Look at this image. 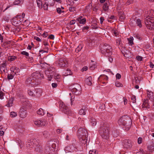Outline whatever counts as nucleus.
Masks as SVG:
<instances>
[{
    "mask_svg": "<svg viewBox=\"0 0 154 154\" xmlns=\"http://www.w3.org/2000/svg\"><path fill=\"white\" fill-rule=\"evenodd\" d=\"M35 81H34L32 79V78L30 77H28L26 79L25 82L26 84L29 86H33L37 85H33V82Z\"/></svg>",
    "mask_w": 154,
    "mask_h": 154,
    "instance_id": "nucleus-15",
    "label": "nucleus"
},
{
    "mask_svg": "<svg viewBox=\"0 0 154 154\" xmlns=\"http://www.w3.org/2000/svg\"><path fill=\"white\" fill-rule=\"evenodd\" d=\"M123 146L126 149H130L132 147L131 141L128 140H125L123 141Z\"/></svg>",
    "mask_w": 154,
    "mask_h": 154,
    "instance_id": "nucleus-11",
    "label": "nucleus"
},
{
    "mask_svg": "<svg viewBox=\"0 0 154 154\" xmlns=\"http://www.w3.org/2000/svg\"><path fill=\"white\" fill-rule=\"evenodd\" d=\"M102 78L103 79H105L106 80H107L108 78V76L105 75H103L102 76H100V78Z\"/></svg>",
    "mask_w": 154,
    "mask_h": 154,
    "instance_id": "nucleus-50",
    "label": "nucleus"
},
{
    "mask_svg": "<svg viewBox=\"0 0 154 154\" xmlns=\"http://www.w3.org/2000/svg\"><path fill=\"white\" fill-rule=\"evenodd\" d=\"M45 3L43 5V8L45 10H47L48 9V5L51 6L53 5V3L50 2L49 1H46Z\"/></svg>",
    "mask_w": 154,
    "mask_h": 154,
    "instance_id": "nucleus-18",
    "label": "nucleus"
},
{
    "mask_svg": "<svg viewBox=\"0 0 154 154\" xmlns=\"http://www.w3.org/2000/svg\"><path fill=\"white\" fill-rule=\"evenodd\" d=\"M149 100L147 99L144 100L142 105V108H149L150 103Z\"/></svg>",
    "mask_w": 154,
    "mask_h": 154,
    "instance_id": "nucleus-16",
    "label": "nucleus"
},
{
    "mask_svg": "<svg viewBox=\"0 0 154 154\" xmlns=\"http://www.w3.org/2000/svg\"><path fill=\"white\" fill-rule=\"evenodd\" d=\"M14 77V75L12 74H8V78L9 79H12Z\"/></svg>",
    "mask_w": 154,
    "mask_h": 154,
    "instance_id": "nucleus-48",
    "label": "nucleus"
},
{
    "mask_svg": "<svg viewBox=\"0 0 154 154\" xmlns=\"http://www.w3.org/2000/svg\"><path fill=\"white\" fill-rule=\"evenodd\" d=\"M16 59V57L15 56H10L8 57V60L10 61H12L15 60Z\"/></svg>",
    "mask_w": 154,
    "mask_h": 154,
    "instance_id": "nucleus-30",
    "label": "nucleus"
},
{
    "mask_svg": "<svg viewBox=\"0 0 154 154\" xmlns=\"http://www.w3.org/2000/svg\"><path fill=\"white\" fill-rule=\"evenodd\" d=\"M105 107V105L104 104H102L99 107V109H101L103 110L104 109Z\"/></svg>",
    "mask_w": 154,
    "mask_h": 154,
    "instance_id": "nucleus-61",
    "label": "nucleus"
},
{
    "mask_svg": "<svg viewBox=\"0 0 154 154\" xmlns=\"http://www.w3.org/2000/svg\"><path fill=\"white\" fill-rule=\"evenodd\" d=\"M45 49H47V51H44V50H41L39 51L40 52H47V53L48 52V47H46V46H45Z\"/></svg>",
    "mask_w": 154,
    "mask_h": 154,
    "instance_id": "nucleus-54",
    "label": "nucleus"
},
{
    "mask_svg": "<svg viewBox=\"0 0 154 154\" xmlns=\"http://www.w3.org/2000/svg\"><path fill=\"white\" fill-rule=\"evenodd\" d=\"M99 133L102 137L105 139L109 138V128L106 123H104L101 125L99 129Z\"/></svg>",
    "mask_w": 154,
    "mask_h": 154,
    "instance_id": "nucleus-3",
    "label": "nucleus"
},
{
    "mask_svg": "<svg viewBox=\"0 0 154 154\" xmlns=\"http://www.w3.org/2000/svg\"><path fill=\"white\" fill-rule=\"evenodd\" d=\"M131 25L134 26L137 25V26L140 28L142 27V23L141 20L140 19H137L135 20H131Z\"/></svg>",
    "mask_w": 154,
    "mask_h": 154,
    "instance_id": "nucleus-10",
    "label": "nucleus"
},
{
    "mask_svg": "<svg viewBox=\"0 0 154 154\" xmlns=\"http://www.w3.org/2000/svg\"><path fill=\"white\" fill-rule=\"evenodd\" d=\"M90 123L92 126H95L97 124V122L95 119L94 118H91L90 120Z\"/></svg>",
    "mask_w": 154,
    "mask_h": 154,
    "instance_id": "nucleus-24",
    "label": "nucleus"
},
{
    "mask_svg": "<svg viewBox=\"0 0 154 154\" xmlns=\"http://www.w3.org/2000/svg\"><path fill=\"white\" fill-rule=\"evenodd\" d=\"M32 78L34 82L33 85H38L41 82V80L43 78L44 75L42 73L40 72H34L32 74Z\"/></svg>",
    "mask_w": 154,
    "mask_h": 154,
    "instance_id": "nucleus-5",
    "label": "nucleus"
},
{
    "mask_svg": "<svg viewBox=\"0 0 154 154\" xmlns=\"http://www.w3.org/2000/svg\"><path fill=\"white\" fill-rule=\"evenodd\" d=\"M121 39L120 38H117L116 40V45H119L121 44Z\"/></svg>",
    "mask_w": 154,
    "mask_h": 154,
    "instance_id": "nucleus-44",
    "label": "nucleus"
},
{
    "mask_svg": "<svg viewBox=\"0 0 154 154\" xmlns=\"http://www.w3.org/2000/svg\"><path fill=\"white\" fill-rule=\"evenodd\" d=\"M77 135L80 141H83L82 142L85 143L87 141L88 135L86 130L82 128H79L78 130Z\"/></svg>",
    "mask_w": 154,
    "mask_h": 154,
    "instance_id": "nucleus-4",
    "label": "nucleus"
},
{
    "mask_svg": "<svg viewBox=\"0 0 154 154\" xmlns=\"http://www.w3.org/2000/svg\"><path fill=\"white\" fill-rule=\"evenodd\" d=\"M135 79V82H136V85H138L140 84V80L138 79V78H137V79L136 78Z\"/></svg>",
    "mask_w": 154,
    "mask_h": 154,
    "instance_id": "nucleus-58",
    "label": "nucleus"
},
{
    "mask_svg": "<svg viewBox=\"0 0 154 154\" xmlns=\"http://www.w3.org/2000/svg\"><path fill=\"white\" fill-rule=\"evenodd\" d=\"M112 135L114 137H117L119 135V133L118 132L114 131L112 132Z\"/></svg>",
    "mask_w": 154,
    "mask_h": 154,
    "instance_id": "nucleus-45",
    "label": "nucleus"
},
{
    "mask_svg": "<svg viewBox=\"0 0 154 154\" xmlns=\"http://www.w3.org/2000/svg\"><path fill=\"white\" fill-rule=\"evenodd\" d=\"M119 14L120 16V19L121 20L124 19L125 18V15L122 11H118Z\"/></svg>",
    "mask_w": 154,
    "mask_h": 154,
    "instance_id": "nucleus-22",
    "label": "nucleus"
},
{
    "mask_svg": "<svg viewBox=\"0 0 154 154\" xmlns=\"http://www.w3.org/2000/svg\"><path fill=\"white\" fill-rule=\"evenodd\" d=\"M58 64L60 66L63 67L66 65L67 64V62L66 59L63 58H62L60 59Z\"/></svg>",
    "mask_w": 154,
    "mask_h": 154,
    "instance_id": "nucleus-14",
    "label": "nucleus"
},
{
    "mask_svg": "<svg viewBox=\"0 0 154 154\" xmlns=\"http://www.w3.org/2000/svg\"><path fill=\"white\" fill-rule=\"evenodd\" d=\"M21 54L23 55H26V56H28L29 55V54L28 53L25 51H23L21 52Z\"/></svg>",
    "mask_w": 154,
    "mask_h": 154,
    "instance_id": "nucleus-49",
    "label": "nucleus"
},
{
    "mask_svg": "<svg viewBox=\"0 0 154 154\" xmlns=\"http://www.w3.org/2000/svg\"><path fill=\"white\" fill-rule=\"evenodd\" d=\"M37 3L39 8H42V2L41 0H37Z\"/></svg>",
    "mask_w": 154,
    "mask_h": 154,
    "instance_id": "nucleus-28",
    "label": "nucleus"
},
{
    "mask_svg": "<svg viewBox=\"0 0 154 154\" xmlns=\"http://www.w3.org/2000/svg\"><path fill=\"white\" fill-rule=\"evenodd\" d=\"M104 20V18L103 17H101L100 18V23L102 24L103 20Z\"/></svg>",
    "mask_w": 154,
    "mask_h": 154,
    "instance_id": "nucleus-64",
    "label": "nucleus"
},
{
    "mask_svg": "<svg viewBox=\"0 0 154 154\" xmlns=\"http://www.w3.org/2000/svg\"><path fill=\"white\" fill-rule=\"evenodd\" d=\"M45 152L46 154H51L52 153V151L50 149V148L48 147L47 149H46Z\"/></svg>",
    "mask_w": 154,
    "mask_h": 154,
    "instance_id": "nucleus-34",
    "label": "nucleus"
},
{
    "mask_svg": "<svg viewBox=\"0 0 154 154\" xmlns=\"http://www.w3.org/2000/svg\"><path fill=\"white\" fill-rule=\"evenodd\" d=\"M43 136L44 137L47 138L48 137L49 135V134L48 131H45L42 132Z\"/></svg>",
    "mask_w": 154,
    "mask_h": 154,
    "instance_id": "nucleus-29",
    "label": "nucleus"
},
{
    "mask_svg": "<svg viewBox=\"0 0 154 154\" xmlns=\"http://www.w3.org/2000/svg\"><path fill=\"white\" fill-rule=\"evenodd\" d=\"M63 73V75L65 76L71 75L72 74V72L70 69H69L64 70Z\"/></svg>",
    "mask_w": 154,
    "mask_h": 154,
    "instance_id": "nucleus-20",
    "label": "nucleus"
},
{
    "mask_svg": "<svg viewBox=\"0 0 154 154\" xmlns=\"http://www.w3.org/2000/svg\"><path fill=\"white\" fill-rule=\"evenodd\" d=\"M89 28V27L88 26H84L82 28V31L85 32V30H88Z\"/></svg>",
    "mask_w": 154,
    "mask_h": 154,
    "instance_id": "nucleus-59",
    "label": "nucleus"
},
{
    "mask_svg": "<svg viewBox=\"0 0 154 154\" xmlns=\"http://www.w3.org/2000/svg\"><path fill=\"white\" fill-rule=\"evenodd\" d=\"M86 110L85 108L81 109L79 111V114L80 115H85L86 114Z\"/></svg>",
    "mask_w": 154,
    "mask_h": 154,
    "instance_id": "nucleus-26",
    "label": "nucleus"
},
{
    "mask_svg": "<svg viewBox=\"0 0 154 154\" xmlns=\"http://www.w3.org/2000/svg\"><path fill=\"white\" fill-rule=\"evenodd\" d=\"M128 39L129 43L131 45H132V44H133V41L134 39L133 37H131L130 38H128Z\"/></svg>",
    "mask_w": 154,
    "mask_h": 154,
    "instance_id": "nucleus-35",
    "label": "nucleus"
},
{
    "mask_svg": "<svg viewBox=\"0 0 154 154\" xmlns=\"http://www.w3.org/2000/svg\"><path fill=\"white\" fill-rule=\"evenodd\" d=\"M54 73V71H52L51 69L47 70L45 71V74L50 81H51V79L53 78Z\"/></svg>",
    "mask_w": 154,
    "mask_h": 154,
    "instance_id": "nucleus-12",
    "label": "nucleus"
},
{
    "mask_svg": "<svg viewBox=\"0 0 154 154\" xmlns=\"http://www.w3.org/2000/svg\"><path fill=\"white\" fill-rule=\"evenodd\" d=\"M20 117L22 118L26 117L27 115V111L23 109H21L20 111Z\"/></svg>",
    "mask_w": 154,
    "mask_h": 154,
    "instance_id": "nucleus-17",
    "label": "nucleus"
},
{
    "mask_svg": "<svg viewBox=\"0 0 154 154\" xmlns=\"http://www.w3.org/2000/svg\"><path fill=\"white\" fill-rule=\"evenodd\" d=\"M116 86L117 87H122L123 85L121 83L117 82L116 83Z\"/></svg>",
    "mask_w": 154,
    "mask_h": 154,
    "instance_id": "nucleus-52",
    "label": "nucleus"
},
{
    "mask_svg": "<svg viewBox=\"0 0 154 154\" xmlns=\"http://www.w3.org/2000/svg\"><path fill=\"white\" fill-rule=\"evenodd\" d=\"M126 116H123L119 119L118 123L120 126H125V128L128 130L131 127V125H127L126 120L127 119L126 118Z\"/></svg>",
    "mask_w": 154,
    "mask_h": 154,
    "instance_id": "nucleus-6",
    "label": "nucleus"
},
{
    "mask_svg": "<svg viewBox=\"0 0 154 154\" xmlns=\"http://www.w3.org/2000/svg\"><path fill=\"white\" fill-rule=\"evenodd\" d=\"M37 114L39 115L43 116L44 114L43 110L42 108L39 109L37 112Z\"/></svg>",
    "mask_w": 154,
    "mask_h": 154,
    "instance_id": "nucleus-25",
    "label": "nucleus"
},
{
    "mask_svg": "<svg viewBox=\"0 0 154 154\" xmlns=\"http://www.w3.org/2000/svg\"><path fill=\"white\" fill-rule=\"evenodd\" d=\"M136 59L138 60L141 61L142 60V58L140 56H138L136 57Z\"/></svg>",
    "mask_w": 154,
    "mask_h": 154,
    "instance_id": "nucleus-60",
    "label": "nucleus"
},
{
    "mask_svg": "<svg viewBox=\"0 0 154 154\" xmlns=\"http://www.w3.org/2000/svg\"><path fill=\"white\" fill-rule=\"evenodd\" d=\"M60 107L61 111L65 114L67 115H70L71 114L70 109L63 102L60 103Z\"/></svg>",
    "mask_w": 154,
    "mask_h": 154,
    "instance_id": "nucleus-8",
    "label": "nucleus"
},
{
    "mask_svg": "<svg viewBox=\"0 0 154 154\" xmlns=\"http://www.w3.org/2000/svg\"><path fill=\"white\" fill-rule=\"evenodd\" d=\"M96 65L95 64H91L90 67V68L91 69V70H93L94 69H95V68H96Z\"/></svg>",
    "mask_w": 154,
    "mask_h": 154,
    "instance_id": "nucleus-47",
    "label": "nucleus"
},
{
    "mask_svg": "<svg viewBox=\"0 0 154 154\" xmlns=\"http://www.w3.org/2000/svg\"><path fill=\"white\" fill-rule=\"evenodd\" d=\"M22 0H15V1L14 2V5H17L20 4Z\"/></svg>",
    "mask_w": 154,
    "mask_h": 154,
    "instance_id": "nucleus-43",
    "label": "nucleus"
},
{
    "mask_svg": "<svg viewBox=\"0 0 154 154\" xmlns=\"http://www.w3.org/2000/svg\"><path fill=\"white\" fill-rule=\"evenodd\" d=\"M92 78L91 76L89 77L85 80L86 83L89 85H91L92 84Z\"/></svg>",
    "mask_w": 154,
    "mask_h": 154,
    "instance_id": "nucleus-23",
    "label": "nucleus"
},
{
    "mask_svg": "<svg viewBox=\"0 0 154 154\" xmlns=\"http://www.w3.org/2000/svg\"><path fill=\"white\" fill-rule=\"evenodd\" d=\"M96 151L94 150H90L89 152L90 154H96Z\"/></svg>",
    "mask_w": 154,
    "mask_h": 154,
    "instance_id": "nucleus-53",
    "label": "nucleus"
},
{
    "mask_svg": "<svg viewBox=\"0 0 154 154\" xmlns=\"http://www.w3.org/2000/svg\"><path fill=\"white\" fill-rule=\"evenodd\" d=\"M154 146V144L153 143H152V144L148 146H147V148L149 150L151 151L153 149Z\"/></svg>",
    "mask_w": 154,
    "mask_h": 154,
    "instance_id": "nucleus-33",
    "label": "nucleus"
},
{
    "mask_svg": "<svg viewBox=\"0 0 154 154\" xmlns=\"http://www.w3.org/2000/svg\"><path fill=\"white\" fill-rule=\"evenodd\" d=\"M4 93L2 91H0V99L2 100L4 98Z\"/></svg>",
    "mask_w": 154,
    "mask_h": 154,
    "instance_id": "nucleus-51",
    "label": "nucleus"
},
{
    "mask_svg": "<svg viewBox=\"0 0 154 154\" xmlns=\"http://www.w3.org/2000/svg\"><path fill=\"white\" fill-rule=\"evenodd\" d=\"M82 45H79L77 48L76 49V51H81V50L82 49Z\"/></svg>",
    "mask_w": 154,
    "mask_h": 154,
    "instance_id": "nucleus-41",
    "label": "nucleus"
},
{
    "mask_svg": "<svg viewBox=\"0 0 154 154\" xmlns=\"http://www.w3.org/2000/svg\"><path fill=\"white\" fill-rule=\"evenodd\" d=\"M12 104H13L12 100H10L8 101V103L7 104L6 106L8 107H11V106H12Z\"/></svg>",
    "mask_w": 154,
    "mask_h": 154,
    "instance_id": "nucleus-36",
    "label": "nucleus"
},
{
    "mask_svg": "<svg viewBox=\"0 0 154 154\" xmlns=\"http://www.w3.org/2000/svg\"><path fill=\"white\" fill-rule=\"evenodd\" d=\"M35 94L34 95L37 97H38L41 95V89L40 88H36L35 90Z\"/></svg>",
    "mask_w": 154,
    "mask_h": 154,
    "instance_id": "nucleus-21",
    "label": "nucleus"
},
{
    "mask_svg": "<svg viewBox=\"0 0 154 154\" xmlns=\"http://www.w3.org/2000/svg\"><path fill=\"white\" fill-rule=\"evenodd\" d=\"M112 51V47L107 44H105L101 49V52L103 54H105L106 53H111Z\"/></svg>",
    "mask_w": 154,
    "mask_h": 154,
    "instance_id": "nucleus-7",
    "label": "nucleus"
},
{
    "mask_svg": "<svg viewBox=\"0 0 154 154\" xmlns=\"http://www.w3.org/2000/svg\"><path fill=\"white\" fill-rule=\"evenodd\" d=\"M86 20L85 18H83V19L79 21V23L80 24H84L86 22Z\"/></svg>",
    "mask_w": 154,
    "mask_h": 154,
    "instance_id": "nucleus-37",
    "label": "nucleus"
},
{
    "mask_svg": "<svg viewBox=\"0 0 154 154\" xmlns=\"http://www.w3.org/2000/svg\"><path fill=\"white\" fill-rule=\"evenodd\" d=\"M28 93L30 96H33L34 95V93L33 91L30 89L28 90Z\"/></svg>",
    "mask_w": 154,
    "mask_h": 154,
    "instance_id": "nucleus-40",
    "label": "nucleus"
},
{
    "mask_svg": "<svg viewBox=\"0 0 154 154\" xmlns=\"http://www.w3.org/2000/svg\"><path fill=\"white\" fill-rule=\"evenodd\" d=\"M146 15L145 18V23L146 27L150 30L154 28V12L153 11H147L145 12Z\"/></svg>",
    "mask_w": 154,
    "mask_h": 154,
    "instance_id": "nucleus-1",
    "label": "nucleus"
},
{
    "mask_svg": "<svg viewBox=\"0 0 154 154\" xmlns=\"http://www.w3.org/2000/svg\"><path fill=\"white\" fill-rule=\"evenodd\" d=\"M34 123L38 127L44 126L46 124L45 121L44 120H35L34 121Z\"/></svg>",
    "mask_w": 154,
    "mask_h": 154,
    "instance_id": "nucleus-13",
    "label": "nucleus"
},
{
    "mask_svg": "<svg viewBox=\"0 0 154 154\" xmlns=\"http://www.w3.org/2000/svg\"><path fill=\"white\" fill-rule=\"evenodd\" d=\"M28 149L34 148V150L37 152H40L42 150V147L39 144V141L36 138H32L26 144Z\"/></svg>",
    "mask_w": 154,
    "mask_h": 154,
    "instance_id": "nucleus-2",
    "label": "nucleus"
},
{
    "mask_svg": "<svg viewBox=\"0 0 154 154\" xmlns=\"http://www.w3.org/2000/svg\"><path fill=\"white\" fill-rule=\"evenodd\" d=\"M57 84L56 83H52V87L54 88H56L57 87Z\"/></svg>",
    "mask_w": 154,
    "mask_h": 154,
    "instance_id": "nucleus-63",
    "label": "nucleus"
},
{
    "mask_svg": "<svg viewBox=\"0 0 154 154\" xmlns=\"http://www.w3.org/2000/svg\"><path fill=\"white\" fill-rule=\"evenodd\" d=\"M17 113L14 112H11L10 113V116L11 117H14L17 116Z\"/></svg>",
    "mask_w": 154,
    "mask_h": 154,
    "instance_id": "nucleus-32",
    "label": "nucleus"
},
{
    "mask_svg": "<svg viewBox=\"0 0 154 154\" xmlns=\"http://www.w3.org/2000/svg\"><path fill=\"white\" fill-rule=\"evenodd\" d=\"M19 72V69L17 67L15 68L13 71V72L14 73V74H16L17 73H18Z\"/></svg>",
    "mask_w": 154,
    "mask_h": 154,
    "instance_id": "nucleus-46",
    "label": "nucleus"
},
{
    "mask_svg": "<svg viewBox=\"0 0 154 154\" xmlns=\"http://www.w3.org/2000/svg\"><path fill=\"white\" fill-rule=\"evenodd\" d=\"M57 11L59 14H61L62 13L64 12V11H62L61 10V8H58L57 9Z\"/></svg>",
    "mask_w": 154,
    "mask_h": 154,
    "instance_id": "nucleus-38",
    "label": "nucleus"
},
{
    "mask_svg": "<svg viewBox=\"0 0 154 154\" xmlns=\"http://www.w3.org/2000/svg\"><path fill=\"white\" fill-rule=\"evenodd\" d=\"M138 143L139 144L141 143L142 142V139L141 137H139L138 139Z\"/></svg>",
    "mask_w": 154,
    "mask_h": 154,
    "instance_id": "nucleus-57",
    "label": "nucleus"
},
{
    "mask_svg": "<svg viewBox=\"0 0 154 154\" xmlns=\"http://www.w3.org/2000/svg\"><path fill=\"white\" fill-rule=\"evenodd\" d=\"M69 10L71 12L74 13L76 11V8L75 7L70 6L69 8Z\"/></svg>",
    "mask_w": 154,
    "mask_h": 154,
    "instance_id": "nucleus-31",
    "label": "nucleus"
},
{
    "mask_svg": "<svg viewBox=\"0 0 154 154\" xmlns=\"http://www.w3.org/2000/svg\"><path fill=\"white\" fill-rule=\"evenodd\" d=\"M103 9L104 11H107L109 9V6L107 3H105L103 6Z\"/></svg>",
    "mask_w": 154,
    "mask_h": 154,
    "instance_id": "nucleus-27",
    "label": "nucleus"
},
{
    "mask_svg": "<svg viewBox=\"0 0 154 154\" xmlns=\"http://www.w3.org/2000/svg\"><path fill=\"white\" fill-rule=\"evenodd\" d=\"M147 96L149 98V100H150L151 101L154 100V94L153 92H148L147 93Z\"/></svg>",
    "mask_w": 154,
    "mask_h": 154,
    "instance_id": "nucleus-19",
    "label": "nucleus"
},
{
    "mask_svg": "<svg viewBox=\"0 0 154 154\" xmlns=\"http://www.w3.org/2000/svg\"><path fill=\"white\" fill-rule=\"evenodd\" d=\"M76 20H72L71 21L69 22V24L72 25L74 24L75 23Z\"/></svg>",
    "mask_w": 154,
    "mask_h": 154,
    "instance_id": "nucleus-56",
    "label": "nucleus"
},
{
    "mask_svg": "<svg viewBox=\"0 0 154 154\" xmlns=\"http://www.w3.org/2000/svg\"><path fill=\"white\" fill-rule=\"evenodd\" d=\"M34 39L36 40V41L38 42H41V39L39 38L37 36H35L34 37Z\"/></svg>",
    "mask_w": 154,
    "mask_h": 154,
    "instance_id": "nucleus-55",
    "label": "nucleus"
},
{
    "mask_svg": "<svg viewBox=\"0 0 154 154\" xmlns=\"http://www.w3.org/2000/svg\"><path fill=\"white\" fill-rule=\"evenodd\" d=\"M121 77V75L119 73H117L116 75V78L117 79H119Z\"/></svg>",
    "mask_w": 154,
    "mask_h": 154,
    "instance_id": "nucleus-62",
    "label": "nucleus"
},
{
    "mask_svg": "<svg viewBox=\"0 0 154 154\" xmlns=\"http://www.w3.org/2000/svg\"><path fill=\"white\" fill-rule=\"evenodd\" d=\"M131 98L133 103H135L136 102L135 96L134 95H132L131 97Z\"/></svg>",
    "mask_w": 154,
    "mask_h": 154,
    "instance_id": "nucleus-39",
    "label": "nucleus"
},
{
    "mask_svg": "<svg viewBox=\"0 0 154 154\" xmlns=\"http://www.w3.org/2000/svg\"><path fill=\"white\" fill-rule=\"evenodd\" d=\"M72 91L76 95L80 94L82 92V89L80 85L78 84H75L73 87Z\"/></svg>",
    "mask_w": 154,
    "mask_h": 154,
    "instance_id": "nucleus-9",
    "label": "nucleus"
},
{
    "mask_svg": "<svg viewBox=\"0 0 154 154\" xmlns=\"http://www.w3.org/2000/svg\"><path fill=\"white\" fill-rule=\"evenodd\" d=\"M66 2L69 5H73L74 2L73 0H66Z\"/></svg>",
    "mask_w": 154,
    "mask_h": 154,
    "instance_id": "nucleus-42",
    "label": "nucleus"
}]
</instances>
